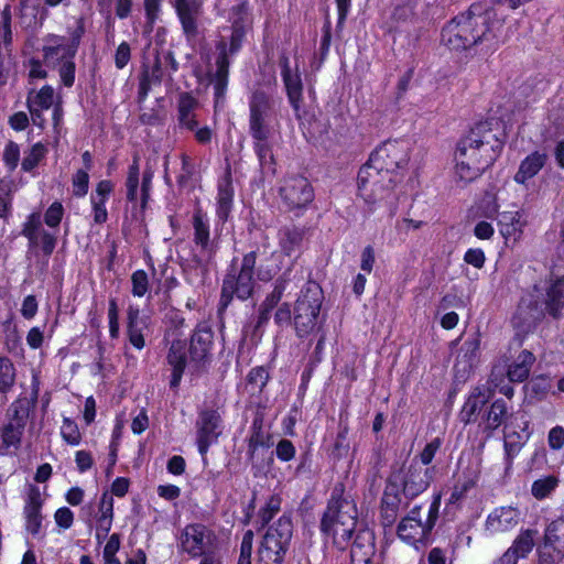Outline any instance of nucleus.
<instances>
[{"label":"nucleus","instance_id":"obj_1","mask_svg":"<svg viewBox=\"0 0 564 564\" xmlns=\"http://www.w3.org/2000/svg\"><path fill=\"white\" fill-rule=\"evenodd\" d=\"M506 17L495 7L475 2L454 17L442 30V42L453 51H467L479 44L505 42Z\"/></svg>","mask_w":564,"mask_h":564},{"label":"nucleus","instance_id":"obj_2","mask_svg":"<svg viewBox=\"0 0 564 564\" xmlns=\"http://www.w3.org/2000/svg\"><path fill=\"white\" fill-rule=\"evenodd\" d=\"M498 130V123L492 120L479 121L458 142L455 171L460 181L476 180L496 161L502 149Z\"/></svg>","mask_w":564,"mask_h":564},{"label":"nucleus","instance_id":"obj_3","mask_svg":"<svg viewBox=\"0 0 564 564\" xmlns=\"http://www.w3.org/2000/svg\"><path fill=\"white\" fill-rule=\"evenodd\" d=\"M399 182L398 174L382 172L366 163L358 173V192L360 197L370 206L379 205L393 208L398 196L395 185Z\"/></svg>","mask_w":564,"mask_h":564},{"label":"nucleus","instance_id":"obj_4","mask_svg":"<svg viewBox=\"0 0 564 564\" xmlns=\"http://www.w3.org/2000/svg\"><path fill=\"white\" fill-rule=\"evenodd\" d=\"M356 524L357 508L355 502L346 498L332 497L321 522L322 531L332 535L334 543L343 546L351 539Z\"/></svg>","mask_w":564,"mask_h":564},{"label":"nucleus","instance_id":"obj_5","mask_svg":"<svg viewBox=\"0 0 564 564\" xmlns=\"http://www.w3.org/2000/svg\"><path fill=\"white\" fill-rule=\"evenodd\" d=\"M323 291L315 282H308L294 305L293 324L299 337L311 335L318 324Z\"/></svg>","mask_w":564,"mask_h":564},{"label":"nucleus","instance_id":"obj_6","mask_svg":"<svg viewBox=\"0 0 564 564\" xmlns=\"http://www.w3.org/2000/svg\"><path fill=\"white\" fill-rule=\"evenodd\" d=\"M193 228L194 242L200 246L202 256L193 257V264L189 265L187 271V280L191 283L198 282L204 284L215 250L209 239V225L200 209H197L193 215Z\"/></svg>","mask_w":564,"mask_h":564},{"label":"nucleus","instance_id":"obj_7","mask_svg":"<svg viewBox=\"0 0 564 564\" xmlns=\"http://www.w3.org/2000/svg\"><path fill=\"white\" fill-rule=\"evenodd\" d=\"M257 261V252L251 251L243 256L238 274H228L224 279L221 289V305L227 306L232 296L240 300L249 299L253 293V271Z\"/></svg>","mask_w":564,"mask_h":564},{"label":"nucleus","instance_id":"obj_8","mask_svg":"<svg viewBox=\"0 0 564 564\" xmlns=\"http://www.w3.org/2000/svg\"><path fill=\"white\" fill-rule=\"evenodd\" d=\"M274 99L264 90L257 89L249 101L250 133L256 141H267L271 135V119L274 115Z\"/></svg>","mask_w":564,"mask_h":564},{"label":"nucleus","instance_id":"obj_9","mask_svg":"<svg viewBox=\"0 0 564 564\" xmlns=\"http://www.w3.org/2000/svg\"><path fill=\"white\" fill-rule=\"evenodd\" d=\"M421 507H414L399 523L398 535L409 544L415 545L426 539L437 519L438 501L431 503L425 521L421 519Z\"/></svg>","mask_w":564,"mask_h":564},{"label":"nucleus","instance_id":"obj_10","mask_svg":"<svg viewBox=\"0 0 564 564\" xmlns=\"http://www.w3.org/2000/svg\"><path fill=\"white\" fill-rule=\"evenodd\" d=\"M279 194L290 212L306 209L315 197L312 184L301 175L285 177Z\"/></svg>","mask_w":564,"mask_h":564},{"label":"nucleus","instance_id":"obj_11","mask_svg":"<svg viewBox=\"0 0 564 564\" xmlns=\"http://www.w3.org/2000/svg\"><path fill=\"white\" fill-rule=\"evenodd\" d=\"M409 161V145L405 141H387L371 153L368 164L375 169L390 174H398L397 170L406 165Z\"/></svg>","mask_w":564,"mask_h":564},{"label":"nucleus","instance_id":"obj_12","mask_svg":"<svg viewBox=\"0 0 564 564\" xmlns=\"http://www.w3.org/2000/svg\"><path fill=\"white\" fill-rule=\"evenodd\" d=\"M538 302L542 313L558 319L564 308V278L550 279L543 286L534 285L529 294Z\"/></svg>","mask_w":564,"mask_h":564},{"label":"nucleus","instance_id":"obj_13","mask_svg":"<svg viewBox=\"0 0 564 564\" xmlns=\"http://www.w3.org/2000/svg\"><path fill=\"white\" fill-rule=\"evenodd\" d=\"M522 337L514 336L508 348L507 359L510 361L508 365L507 376L511 382H523L529 376L532 366L535 362V356L528 349H522Z\"/></svg>","mask_w":564,"mask_h":564},{"label":"nucleus","instance_id":"obj_14","mask_svg":"<svg viewBox=\"0 0 564 564\" xmlns=\"http://www.w3.org/2000/svg\"><path fill=\"white\" fill-rule=\"evenodd\" d=\"M523 520L518 506H500L492 509L485 521V530L492 536H502L513 532Z\"/></svg>","mask_w":564,"mask_h":564},{"label":"nucleus","instance_id":"obj_15","mask_svg":"<svg viewBox=\"0 0 564 564\" xmlns=\"http://www.w3.org/2000/svg\"><path fill=\"white\" fill-rule=\"evenodd\" d=\"M544 317L542 308L538 306L534 299H531L530 295L522 297L511 321L517 332L514 336H520L523 339L536 328Z\"/></svg>","mask_w":564,"mask_h":564},{"label":"nucleus","instance_id":"obj_16","mask_svg":"<svg viewBox=\"0 0 564 564\" xmlns=\"http://www.w3.org/2000/svg\"><path fill=\"white\" fill-rule=\"evenodd\" d=\"M220 425L221 416L217 410L206 409L199 412L196 421V443L203 456L206 455L209 446L215 443L221 434Z\"/></svg>","mask_w":564,"mask_h":564},{"label":"nucleus","instance_id":"obj_17","mask_svg":"<svg viewBox=\"0 0 564 564\" xmlns=\"http://www.w3.org/2000/svg\"><path fill=\"white\" fill-rule=\"evenodd\" d=\"M22 235L28 238L31 248H41L45 256H51L56 247V236L43 228L41 214L37 212L29 215Z\"/></svg>","mask_w":564,"mask_h":564},{"label":"nucleus","instance_id":"obj_18","mask_svg":"<svg viewBox=\"0 0 564 564\" xmlns=\"http://www.w3.org/2000/svg\"><path fill=\"white\" fill-rule=\"evenodd\" d=\"M183 31L187 39L198 34L197 19L202 12V0H173Z\"/></svg>","mask_w":564,"mask_h":564},{"label":"nucleus","instance_id":"obj_19","mask_svg":"<svg viewBox=\"0 0 564 564\" xmlns=\"http://www.w3.org/2000/svg\"><path fill=\"white\" fill-rule=\"evenodd\" d=\"M279 64L281 66V75L285 86L289 101L293 109L297 111L300 109V104L302 101L303 91L301 75L297 68L295 69V72L291 69L290 59L285 54H282L280 56Z\"/></svg>","mask_w":564,"mask_h":564},{"label":"nucleus","instance_id":"obj_20","mask_svg":"<svg viewBox=\"0 0 564 564\" xmlns=\"http://www.w3.org/2000/svg\"><path fill=\"white\" fill-rule=\"evenodd\" d=\"M208 529L203 524L196 523L187 525L181 536V545L183 551L193 556L204 554L208 543Z\"/></svg>","mask_w":564,"mask_h":564},{"label":"nucleus","instance_id":"obj_21","mask_svg":"<svg viewBox=\"0 0 564 564\" xmlns=\"http://www.w3.org/2000/svg\"><path fill=\"white\" fill-rule=\"evenodd\" d=\"M26 104L33 123L42 127L44 123L42 111L47 110L53 106L54 89L46 85L43 86L37 93L34 90L30 91L28 95Z\"/></svg>","mask_w":564,"mask_h":564},{"label":"nucleus","instance_id":"obj_22","mask_svg":"<svg viewBox=\"0 0 564 564\" xmlns=\"http://www.w3.org/2000/svg\"><path fill=\"white\" fill-rule=\"evenodd\" d=\"M549 160L545 151H533L527 155L519 165V169L514 175V182L518 184H527V182L533 178L545 166Z\"/></svg>","mask_w":564,"mask_h":564},{"label":"nucleus","instance_id":"obj_23","mask_svg":"<svg viewBox=\"0 0 564 564\" xmlns=\"http://www.w3.org/2000/svg\"><path fill=\"white\" fill-rule=\"evenodd\" d=\"M214 333L207 325H198L192 335L189 354L194 361H204L210 351Z\"/></svg>","mask_w":564,"mask_h":564},{"label":"nucleus","instance_id":"obj_24","mask_svg":"<svg viewBox=\"0 0 564 564\" xmlns=\"http://www.w3.org/2000/svg\"><path fill=\"white\" fill-rule=\"evenodd\" d=\"M198 101L189 93H182L177 100V122L180 128L194 131L198 127L195 110Z\"/></svg>","mask_w":564,"mask_h":564},{"label":"nucleus","instance_id":"obj_25","mask_svg":"<svg viewBox=\"0 0 564 564\" xmlns=\"http://www.w3.org/2000/svg\"><path fill=\"white\" fill-rule=\"evenodd\" d=\"M429 484L427 469L412 464L404 477L403 492L406 497H416L427 488Z\"/></svg>","mask_w":564,"mask_h":564},{"label":"nucleus","instance_id":"obj_26","mask_svg":"<svg viewBox=\"0 0 564 564\" xmlns=\"http://www.w3.org/2000/svg\"><path fill=\"white\" fill-rule=\"evenodd\" d=\"M167 361L172 366L171 388L178 387L186 366V344L183 340H174L167 354Z\"/></svg>","mask_w":564,"mask_h":564},{"label":"nucleus","instance_id":"obj_27","mask_svg":"<svg viewBox=\"0 0 564 564\" xmlns=\"http://www.w3.org/2000/svg\"><path fill=\"white\" fill-rule=\"evenodd\" d=\"M166 77L164 61L161 53L155 55L153 65L144 67L139 85V93L143 97L148 95L152 86L160 85Z\"/></svg>","mask_w":564,"mask_h":564},{"label":"nucleus","instance_id":"obj_28","mask_svg":"<svg viewBox=\"0 0 564 564\" xmlns=\"http://www.w3.org/2000/svg\"><path fill=\"white\" fill-rule=\"evenodd\" d=\"M401 498L397 492L394 485L386 487L382 499H381V523L383 527H391L399 513Z\"/></svg>","mask_w":564,"mask_h":564},{"label":"nucleus","instance_id":"obj_29","mask_svg":"<svg viewBox=\"0 0 564 564\" xmlns=\"http://www.w3.org/2000/svg\"><path fill=\"white\" fill-rule=\"evenodd\" d=\"M351 557L367 563L375 553V538L369 530H359L350 549Z\"/></svg>","mask_w":564,"mask_h":564},{"label":"nucleus","instance_id":"obj_30","mask_svg":"<svg viewBox=\"0 0 564 564\" xmlns=\"http://www.w3.org/2000/svg\"><path fill=\"white\" fill-rule=\"evenodd\" d=\"M41 494L37 488L32 487L29 492V499L24 507L26 518V530L32 534H37L41 528Z\"/></svg>","mask_w":564,"mask_h":564},{"label":"nucleus","instance_id":"obj_31","mask_svg":"<svg viewBox=\"0 0 564 564\" xmlns=\"http://www.w3.org/2000/svg\"><path fill=\"white\" fill-rule=\"evenodd\" d=\"M538 530L524 529L516 536L512 544L506 550L517 561L525 558L532 552L535 546V539L538 536Z\"/></svg>","mask_w":564,"mask_h":564},{"label":"nucleus","instance_id":"obj_32","mask_svg":"<svg viewBox=\"0 0 564 564\" xmlns=\"http://www.w3.org/2000/svg\"><path fill=\"white\" fill-rule=\"evenodd\" d=\"M79 36L80 34L74 37L70 43H63L58 37H53L52 41L54 44L43 47L44 59L46 62H51L55 58H62L64 61L72 59L77 52Z\"/></svg>","mask_w":564,"mask_h":564},{"label":"nucleus","instance_id":"obj_33","mask_svg":"<svg viewBox=\"0 0 564 564\" xmlns=\"http://www.w3.org/2000/svg\"><path fill=\"white\" fill-rule=\"evenodd\" d=\"M229 64L226 46L223 44L220 46V53L216 59V72L213 79L215 96L217 99H221L225 96L228 84Z\"/></svg>","mask_w":564,"mask_h":564},{"label":"nucleus","instance_id":"obj_34","mask_svg":"<svg viewBox=\"0 0 564 564\" xmlns=\"http://www.w3.org/2000/svg\"><path fill=\"white\" fill-rule=\"evenodd\" d=\"M286 549L274 542L272 538L263 536L258 550L259 564H282Z\"/></svg>","mask_w":564,"mask_h":564},{"label":"nucleus","instance_id":"obj_35","mask_svg":"<svg viewBox=\"0 0 564 564\" xmlns=\"http://www.w3.org/2000/svg\"><path fill=\"white\" fill-rule=\"evenodd\" d=\"M480 349V334L475 333L462 345L457 355V365H463L464 370L471 368L478 360Z\"/></svg>","mask_w":564,"mask_h":564},{"label":"nucleus","instance_id":"obj_36","mask_svg":"<svg viewBox=\"0 0 564 564\" xmlns=\"http://www.w3.org/2000/svg\"><path fill=\"white\" fill-rule=\"evenodd\" d=\"M293 534V524L289 517H281L274 525L270 527L265 533V538H272L274 542L284 549H289Z\"/></svg>","mask_w":564,"mask_h":564},{"label":"nucleus","instance_id":"obj_37","mask_svg":"<svg viewBox=\"0 0 564 564\" xmlns=\"http://www.w3.org/2000/svg\"><path fill=\"white\" fill-rule=\"evenodd\" d=\"M304 238V229L296 226H286L280 230V247L284 254L291 256L300 247Z\"/></svg>","mask_w":564,"mask_h":564},{"label":"nucleus","instance_id":"obj_38","mask_svg":"<svg viewBox=\"0 0 564 564\" xmlns=\"http://www.w3.org/2000/svg\"><path fill=\"white\" fill-rule=\"evenodd\" d=\"M487 403V397L480 391L474 392L468 397L459 413L460 421L465 424L475 422L478 413Z\"/></svg>","mask_w":564,"mask_h":564},{"label":"nucleus","instance_id":"obj_39","mask_svg":"<svg viewBox=\"0 0 564 564\" xmlns=\"http://www.w3.org/2000/svg\"><path fill=\"white\" fill-rule=\"evenodd\" d=\"M99 517L97 519V530L102 532V536H107L112 524L113 517V499L107 492L102 494L99 502Z\"/></svg>","mask_w":564,"mask_h":564},{"label":"nucleus","instance_id":"obj_40","mask_svg":"<svg viewBox=\"0 0 564 564\" xmlns=\"http://www.w3.org/2000/svg\"><path fill=\"white\" fill-rule=\"evenodd\" d=\"M543 544L564 551V518L560 517L547 524Z\"/></svg>","mask_w":564,"mask_h":564},{"label":"nucleus","instance_id":"obj_41","mask_svg":"<svg viewBox=\"0 0 564 564\" xmlns=\"http://www.w3.org/2000/svg\"><path fill=\"white\" fill-rule=\"evenodd\" d=\"M507 416V404L503 400H496L491 403L485 417V430L498 429Z\"/></svg>","mask_w":564,"mask_h":564},{"label":"nucleus","instance_id":"obj_42","mask_svg":"<svg viewBox=\"0 0 564 564\" xmlns=\"http://www.w3.org/2000/svg\"><path fill=\"white\" fill-rule=\"evenodd\" d=\"M498 224L500 225L503 236H514L521 232V223L519 212H503L498 215Z\"/></svg>","mask_w":564,"mask_h":564},{"label":"nucleus","instance_id":"obj_43","mask_svg":"<svg viewBox=\"0 0 564 564\" xmlns=\"http://www.w3.org/2000/svg\"><path fill=\"white\" fill-rule=\"evenodd\" d=\"M290 283H291L290 274L283 273L275 281L273 291L267 295V297L262 302L261 306L267 307L269 310H273L281 301L283 293L286 291Z\"/></svg>","mask_w":564,"mask_h":564},{"label":"nucleus","instance_id":"obj_44","mask_svg":"<svg viewBox=\"0 0 564 564\" xmlns=\"http://www.w3.org/2000/svg\"><path fill=\"white\" fill-rule=\"evenodd\" d=\"M15 382V368L13 362L4 356L0 357V392L7 393Z\"/></svg>","mask_w":564,"mask_h":564},{"label":"nucleus","instance_id":"obj_45","mask_svg":"<svg viewBox=\"0 0 564 564\" xmlns=\"http://www.w3.org/2000/svg\"><path fill=\"white\" fill-rule=\"evenodd\" d=\"M30 408V401L26 399H19L14 401L9 409V422L15 425L21 424V426L25 429Z\"/></svg>","mask_w":564,"mask_h":564},{"label":"nucleus","instance_id":"obj_46","mask_svg":"<svg viewBox=\"0 0 564 564\" xmlns=\"http://www.w3.org/2000/svg\"><path fill=\"white\" fill-rule=\"evenodd\" d=\"M558 479L555 476H546L532 484L531 492L535 499H544L557 487Z\"/></svg>","mask_w":564,"mask_h":564},{"label":"nucleus","instance_id":"obj_47","mask_svg":"<svg viewBox=\"0 0 564 564\" xmlns=\"http://www.w3.org/2000/svg\"><path fill=\"white\" fill-rule=\"evenodd\" d=\"M24 432V427L21 424H12L8 422L1 430V438L4 447L9 448L11 446L19 447L21 444V438Z\"/></svg>","mask_w":564,"mask_h":564},{"label":"nucleus","instance_id":"obj_48","mask_svg":"<svg viewBox=\"0 0 564 564\" xmlns=\"http://www.w3.org/2000/svg\"><path fill=\"white\" fill-rule=\"evenodd\" d=\"M232 191L229 185L219 186L217 198V215L221 221H226L231 210Z\"/></svg>","mask_w":564,"mask_h":564},{"label":"nucleus","instance_id":"obj_49","mask_svg":"<svg viewBox=\"0 0 564 564\" xmlns=\"http://www.w3.org/2000/svg\"><path fill=\"white\" fill-rule=\"evenodd\" d=\"M11 7L7 4L1 11V26H0V46L9 50L12 43V30H11Z\"/></svg>","mask_w":564,"mask_h":564},{"label":"nucleus","instance_id":"obj_50","mask_svg":"<svg viewBox=\"0 0 564 564\" xmlns=\"http://www.w3.org/2000/svg\"><path fill=\"white\" fill-rule=\"evenodd\" d=\"M131 292L133 296L142 297L149 291V278L144 270H137L131 275Z\"/></svg>","mask_w":564,"mask_h":564},{"label":"nucleus","instance_id":"obj_51","mask_svg":"<svg viewBox=\"0 0 564 564\" xmlns=\"http://www.w3.org/2000/svg\"><path fill=\"white\" fill-rule=\"evenodd\" d=\"M538 564H560L564 558V551L543 544L538 551Z\"/></svg>","mask_w":564,"mask_h":564},{"label":"nucleus","instance_id":"obj_52","mask_svg":"<svg viewBox=\"0 0 564 564\" xmlns=\"http://www.w3.org/2000/svg\"><path fill=\"white\" fill-rule=\"evenodd\" d=\"M63 440L69 445H78L82 440L80 432L75 422L70 419L65 417L61 429Z\"/></svg>","mask_w":564,"mask_h":564},{"label":"nucleus","instance_id":"obj_53","mask_svg":"<svg viewBox=\"0 0 564 564\" xmlns=\"http://www.w3.org/2000/svg\"><path fill=\"white\" fill-rule=\"evenodd\" d=\"M45 153L46 148L42 143L34 144L28 155L23 159L22 169L28 172L32 171L45 156Z\"/></svg>","mask_w":564,"mask_h":564},{"label":"nucleus","instance_id":"obj_54","mask_svg":"<svg viewBox=\"0 0 564 564\" xmlns=\"http://www.w3.org/2000/svg\"><path fill=\"white\" fill-rule=\"evenodd\" d=\"M64 215L63 205L54 202L44 214V221L50 228H57Z\"/></svg>","mask_w":564,"mask_h":564},{"label":"nucleus","instance_id":"obj_55","mask_svg":"<svg viewBox=\"0 0 564 564\" xmlns=\"http://www.w3.org/2000/svg\"><path fill=\"white\" fill-rule=\"evenodd\" d=\"M528 388L530 389L531 393L534 397H536L538 399H542L545 397L549 389L551 388V381L547 377L538 376L531 379V381L528 384Z\"/></svg>","mask_w":564,"mask_h":564},{"label":"nucleus","instance_id":"obj_56","mask_svg":"<svg viewBox=\"0 0 564 564\" xmlns=\"http://www.w3.org/2000/svg\"><path fill=\"white\" fill-rule=\"evenodd\" d=\"M252 543L253 532L251 530H248L247 532H245L240 544V555L238 564H251Z\"/></svg>","mask_w":564,"mask_h":564},{"label":"nucleus","instance_id":"obj_57","mask_svg":"<svg viewBox=\"0 0 564 564\" xmlns=\"http://www.w3.org/2000/svg\"><path fill=\"white\" fill-rule=\"evenodd\" d=\"M269 446V436L263 431H252L249 437L248 453L252 458L259 447Z\"/></svg>","mask_w":564,"mask_h":564},{"label":"nucleus","instance_id":"obj_58","mask_svg":"<svg viewBox=\"0 0 564 564\" xmlns=\"http://www.w3.org/2000/svg\"><path fill=\"white\" fill-rule=\"evenodd\" d=\"M88 173L84 170H78L73 177V187L75 196H84L88 192Z\"/></svg>","mask_w":564,"mask_h":564},{"label":"nucleus","instance_id":"obj_59","mask_svg":"<svg viewBox=\"0 0 564 564\" xmlns=\"http://www.w3.org/2000/svg\"><path fill=\"white\" fill-rule=\"evenodd\" d=\"M164 61V67L166 70V82L173 83V74L178 70V63L174 56V53L170 50L160 52Z\"/></svg>","mask_w":564,"mask_h":564},{"label":"nucleus","instance_id":"obj_60","mask_svg":"<svg viewBox=\"0 0 564 564\" xmlns=\"http://www.w3.org/2000/svg\"><path fill=\"white\" fill-rule=\"evenodd\" d=\"M248 382L251 384L257 386L260 390L265 387L268 380H269V373L263 367H257L250 370L248 373Z\"/></svg>","mask_w":564,"mask_h":564},{"label":"nucleus","instance_id":"obj_61","mask_svg":"<svg viewBox=\"0 0 564 564\" xmlns=\"http://www.w3.org/2000/svg\"><path fill=\"white\" fill-rule=\"evenodd\" d=\"M441 445L442 440L440 437H435L427 443L420 454L421 463L423 465H429L433 460L435 453L440 449Z\"/></svg>","mask_w":564,"mask_h":564},{"label":"nucleus","instance_id":"obj_62","mask_svg":"<svg viewBox=\"0 0 564 564\" xmlns=\"http://www.w3.org/2000/svg\"><path fill=\"white\" fill-rule=\"evenodd\" d=\"M131 58V48L130 45L127 42H122L117 47L116 54H115V64L118 69H122L127 66Z\"/></svg>","mask_w":564,"mask_h":564},{"label":"nucleus","instance_id":"obj_63","mask_svg":"<svg viewBox=\"0 0 564 564\" xmlns=\"http://www.w3.org/2000/svg\"><path fill=\"white\" fill-rule=\"evenodd\" d=\"M20 158V149L17 143L10 141L3 152V160L10 169H14L18 165Z\"/></svg>","mask_w":564,"mask_h":564},{"label":"nucleus","instance_id":"obj_64","mask_svg":"<svg viewBox=\"0 0 564 564\" xmlns=\"http://www.w3.org/2000/svg\"><path fill=\"white\" fill-rule=\"evenodd\" d=\"M59 76L66 87H70L75 79V63L72 59L64 61L59 68Z\"/></svg>","mask_w":564,"mask_h":564}]
</instances>
